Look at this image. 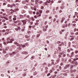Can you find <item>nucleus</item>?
<instances>
[{"label": "nucleus", "instance_id": "53", "mask_svg": "<svg viewBox=\"0 0 78 78\" xmlns=\"http://www.w3.org/2000/svg\"><path fill=\"white\" fill-rule=\"evenodd\" d=\"M48 27V26L47 25L46 26H45V28H46V29H47V28Z\"/></svg>", "mask_w": 78, "mask_h": 78}, {"label": "nucleus", "instance_id": "59", "mask_svg": "<svg viewBox=\"0 0 78 78\" xmlns=\"http://www.w3.org/2000/svg\"><path fill=\"white\" fill-rule=\"evenodd\" d=\"M37 66V64H36L34 66V67H36V66Z\"/></svg>", "mask_w": 78, "mask_h": 78}, {"label": "nucleus", "instance_id": "60", "mask_svg": "<svg viewBox=\"0 0 78 78\" xmlns=\"http://www.w3.org/2000/svg\"><path fill=\"white\" fill-rule=\"evenodd\" d=\"M70 25H71V24H70V23H69V24H68L69 27H70Z\"/></svg>", "mask_w": 78, "mask_h": 78}, {"label": "nucleus", "instance_id": "18", "mask_svg": "<svg viewBox=\"0 0 78 78\" xmlns=\"http://www.w3.org/2000/svg\"><path fill=\"white\" fill-rule=\"evenodd\" d=\"M10 40H11V39L9 37H8L7 39V41H10Z\"/></svg>", "mask_w": 78, "mask_h": 78}, {"label": "nucleus", "instance_id": "4", "mask_svg": "<svg viewBox=\"0 0 78 78\" xmlns=\"http://www.w3.org/2000/svg\"><path fill=\"white\" fill-rule=\"evenodd\" d=\"M16 53L15 52H13L12 53L10 54V56H14V55H16Z\"/></svg>", "mask_w": 78, "mask_h": 78}, {"label": "nucleus", "instance_id": "32", "mask_svg": "<svg viewBox=\"0 0 78 78\" xmlns=\"http://www.w3.org/2000/svg\"><path fill=\"white\" fill-rule=\"evenodd\" d=\"M37 17H38V16H37L36 15L34 16V18H35V19H37Z\"/></svg>", "mask_w": 78, "mask_h": 78}, {"label": "nucleus", "instance_id": "54", "mask_svg": "<svg viewBox=\"0 0 78 78\" xmlns=\"http://www.w3.org/2000/svg\"><path fill=\"white\" fill-rule=\"evenodd\" d=\"M0 47H1V48L2 47V44H0Z\"/></svg>", "mask_w": 78, "mask_h": 78}, {"label": "nucleus", "instance_id": "43", "mask_svg": "<svg viewBox=\"0 0 78 78\" xmlns=\"http://www.w3.org/2000/svg\"><path fill=\"white\" fill-rule=\"evenodd\" d=\"M37 73V72H35L34 73V75H36Z\"/></svg>", "mask_w": 78, "mask_h": 78}, {"label": "nucleus", "instance_id": "42", "mask_svg": "<svg viewBox=\"0 0 78 78\" xmlns=\"http://www.w3.org/2000/svg\"><path fill=\"white\" fill-rule=\"evenodd\" d=\"M50 73H49L48 74L47 76H50Z\"/></svg>", "mask_w": 78, "mask_h": 78}, {"label": "nucleus", "instance_id": "36", "mask_svg": "<svg viewBox=\"0 0 78 78\" xmlns=\"http://www.w3.org/2000/svg\"><path fill=\"white\" fill-rule=\"evenodd\" d=\"M44 8L43 6H42L41 7V9H44Z\"/></svg>", "mask_w": 78, "mask_h": 78}, {"label": "nucleus", "instance_id": "10", "mask_svg": "<svg viewBox=\"0 0 78 78\" xmlns=\"http://www.w3.org/2000/svg\"><path fill=\"white\" fill-rule=\"evenodd\" d=\"M31 9H32L33 10H36L37 9L36 8H34V7H31Z\"/></svg>", "mask_w": 78, "mask_h": 78}, {"label": "nucleus", "instance_id": "8", "mask_svg": "<svg viewBox=\"0 0 78 78\" xmlns=\"http://www.w3.org/2000/svg\"><path fill=\"white\" fill-rule=\"evenodd\" d=\"M14 41V38H12L11 39V41H9V43H12V41Z\"/></svg>", "mask_w": 78, "mask_h": 78}, {"label": "nucleus", "instance_id": "31", "mask_svg": "<svg viewBox=\"0 0 78 78\" xmlns=\"http://www.w3.org/2000/svg\"><path fill=\"white\" fill-rule=\"evenodd\" d=\"M6 5V4L5 3H3V6H5V5Z\"/></svg>", "mask_w": 78, "mask_h": 78}, {"label": "nucleus", "instance_id": "52", "mask_svg": "<svg viewBox=\"0 0 78 78\" xmlns=\"http://www.w3.org/2000/svg\"><path fill=\"white\" fill-rule=\"evenodd\" d=\"M56 21V18H54V20H53V22H55V21Z\"/></svg>", "mask_w": 78, "mask_h": 78}, {"label": "nucleus", "instance_id": "49", "mask_svg": "<svg viewBox=\"0 0 78 78\" xmlns=\"http://www.w3.org/2000/svg\"><path fill=\"white\" fill-rule=\"evenodd\" d=\"M2 22H5V20H2Z\"/></svg>", "mask_w": 78, "mask_h": 78}, {"label": "nucleus", "instance_id": "46", "mask_svg": "<svg viewBox=\"0 0 78 78\" xmlns=\"http://www.w3.org/2000/svg\"><path fill=\"white\" fill-rule=\"evenodd\" d=\"M35 24L36 25H39V23L37 22Z\"/></svg>", "mask_w": 78, "mask_h": 78}, {"label": "nucleus", "instance_id": "39", "mask_svg": "<svg viewBox=\"0 0 78 78\" xmlns=\"http://www.w3.org/2000/svg\"><path fill=\"white\" fill-rule=\"evenodd\" d=\"M37 37H39L40 36V34H38L37 36Z\"/></svg>", "mask_w": 78, "mask_h": 78}, {"label": "nucleus", "instance_id": "24", "mask_svg": "<svg viewBox=\"0 0 78 78\" xmlns=\"http://www.w3.org/2000/svg\"><path fill=\"white\" fill-rule=\"evenodd\" d=\"M38 2H39V0H35V2L36 3H38Z\"/></svg>", "mask_w": 78, "mask_h": 78}, {"label": "nucleus", "instance_id": "30", "mask_svg": "<svg viewBox=\"0 0 78 78\" xmlns=\"http://www.w3.org/2000/svg\"><path fill=\"white\" fill-rule=\"evenodd\" d=\"M21 28H20V27H18V30H20Z\"/></svg>", "mask_w": 78, "mask_h": 78}, {"label": "nucleus", "instance_id": "14", "mask_svg": "<svg viewBox=\"0 0 78 78\" xmlns=\"http://www.w3.org/2000/svg\"><path fill=\"white\" fill-rule=\"evenodd\" d=\"M59 46H61V45H64V42H62L61 43V44H59Z\"/></svg>", "mask_w": 78, "mask_h": 78}, {"label": "nucleus", "instance_id": "27", "mask_svg": "<svg viewBox=\"0 0 78 78\" xmlns=\"http://www.w3.org/2000/svg\"><path fill=\"white\" fill-rule=\"evenodd\" d=\"M31 19L32 21H34V17H32L31 18Z\"/></svg>", "mask_w": 78, "mask_h": 78}, {"label": "nucleus", "instance_id": "28", "mask_svg": "<svg viewBox=\"0 0 78 78\" xmlns=\"http://www.w3.org/2000/svg\"><path fill=\"white\" fill-rule=\"evenodd\" d=\"M24 54H25V55H27V54H28V52H24Z\"/></svg>", "mask_w": 78, "mask_h": 78}, {"label": "nucleus", "instance_id": "22", "mask_svg": "<svg viewBox=\"0 0 78 78\" xmlns=\"http://www.w3.org/2000/svg\"><path fill=\"white\" fill-rule=\"evenodd\" d=\"M47 30V28H45V29L44 28L43 29V30L44 31H45Z\"/></svg>", "mask_w": 78, "mask_h": 78}, {"label": "nucleus", "instance_id": "34", "mask_svg": "<svg viewBox=\"0 0 78 78\" xmlns=\"http://www.w3.org/2000/svg\"><path fill=\"white\" fill-rule=\"evenodd\" d=\"M59 69H60V70H61V69H62V68H61V66H59Z\"/></svg>", "mask_w": 78, "mask_h": 78}, {"label": "nucleus", "instance_id": "37", "mask_svg": "<svg viewBox=\"0 0 78 78\" xmlns=\"http://www.w3.org/2000/svg\"><path fill=\"white\" fill-rule=\"evenodd\" d=\"M16 18H13V20H16Z\"/></svg>", "mask_w": 78, "mask_h": 78}, {"label": "nucleus", "instance_id": "58", "mask_svg": "<svg viewBox=\"0 0 78 78\" xmlns=\"http://www.w3.org/2000/svg\"><path fill=\"white\" fill-rule=\"evenodd\" d=\"M46 13H48V12H49V10H46Z\"/></svg>", "mask_w": 78, "mask_h": 78}, {"label": "nucleus", "instance_id": "25", "mask_svg": "<svg viewBox=\"0 0 78 78\" xmlns=\"http://www.w3.org/2000/svg\"><path fill=\"white\" fill-rule=\"evenodd\" d=\"M34 56H33L31 57V59H34Z\"/></svg>", "mask_w": 78, "mask_h": 78}, {"label": "nucleus", "instance_id": "33", "mask_svg": "<svg viewBox=\"0 0 78 78\" xmlns=\"http://www.w3.org/2000/svg\"><path fill=\"white\" fill-rule=\"evenodd\" d=\"M9 56V55H8V54H7L5 55V57H6V58H8Z\"/></svg>", "mask_w": 78, "mask_h": 78}, {"label": "nucleus", "instance_id": "6", "mask_svg": "<svg viewBox=\"0 0 78 78\" xmlns=\"http://www.w3.org/2000/svg\"><path fill=\"white\" fill-rule=\"evenodd\" d=\"M25 37L26 38H27V40L30 41V36H28L27 35H26L25 36Z\"/></svg>", "mask_w": 78, "mask_h": 78}, {"label": "nucleus", "instance_id": "23", "mask_svg": "<svg viewBox=\"0 0 78 78\" xmlns=\"http://www.w3.org/2000/svg\"><path fill=\"white\" fill-rule=\"evenodd\" d=\"M52 65H53V64H54V60H52Z\"/></svg>", "mask_w": 78, "mask_h": 78}, {"label": "nucleus", "instance_id": "35", "mask_svg": "<svg viewBox=\"0 0 78 78\" xmlns=\"http://www.w3.org/2000/svg\"><path fill=\"white\" fill-rule=\"evenodd\" d=\"M51 64H49L48 65V67H50V66H51Z\"/></svg>", "mask_w": 78, "mask_h": 78}, {"label": "nucleus", "instance_id": "26", "mask_svg": "<svg viewBox=\"0 0 78 78\" xmlns=\"http://www.w3.org/2000/svg\"><path fill=\"white\" fill-rule=\"evenodd\" d=\"M73 56V55H71L70 56H69V57H70L71 59H73V58H72Z\"/></svg>", "mask_w": 78, "mask_h": 78}, {"label": "nucleus", "instance_id": "63", "mask_svg": "<svg viewBox=\"0 0 78 78\" xmlns=\"http://www.w3.org/2000/svg\"><path fill=\"white\" fill-rule=\"evenodd\" d=\"M5 31H5V30H2V32H3L4 33H5Z\"/></svg>", "mask_w": 78, "mask_h": 78}, {"label": "nucleus", "instance_id": "40", "mask_svg": "<svg viewBox=\"0 0 78 78\" xmlns=\"http://www.w3.org/2000/svg\"><path fill=\"white\" fill-rule=\"evenodd\" d=\"M75 47L76 48H78V45H75Z\"/></svg>", "mask_w": 78, "mask_h": 78}, {"label": "nucleus", "instance_id": "15", "mask_svg": "<svg viewBox=\"0 0 78 78\" xmlns=\"http://www.w3.org/2000/svg\"><path fill=\"white\" fill-rule=\"evenodd\" d=\"M76 31H78V29H76V28H75L74 29V31L75 32Z\"/></svg>", "mask_w": 78, "mask_h": 78}, {"label": "nucleus", "instance_id": "19", "mask_svg": "<svg viewBox=\"0 0 78 78\" xmlns=\"http://www.w3.org/2000/svg\"><path fill=\"white\" fill-rule=\"evenodd\" d=\"M71 55H72L73 56H74V52H73L71 53Z\"/></svg>", "mask_w": 78, "mask_h": 78}, {"label": "nucleus", "instance_id": "20", "mask_svg": "<svg viewBox=\"0 0 78 78\" xmlns=\"http://www.w3.org/2000/svg\"><path fill=\"white\" fill-rule=\"evenodd\" d=\"M20 1H21V0H16V2H20Z\"/></svg>", "mask_w": 78, "mask_h": 78}, {"label": "nucleus", "instance_id": "7", "mask_svg": "<svg viewBox=\"0 0 78 78\" xmlns=\"http://www.w3.org/2000/svg\"><path fill=\"white\" fill-rule=\"evenodd\" d=\"M22 44H21L20 45H19L17 47V49L18 50H21V48H20V46H22Z\"/></svg>", "mask_w": 78, "mask_h": 78}, {"label": "nucleus", "instance_id": "64", "mask_svg": "<svg viewBox=\"0 0 78 78\" xmlns=\"http://www.w3.org/2000/svg\"><path fill=\"white\" fill-rule=\"evenodd\" d=\"M73 65H71V66H70V68H73Z\"/></svg>", "mask_w": 78, "mask_h": 78}, {"label": "nucleus", "instance_id": "48", "mask_svg": "<svg viewBox=\"0 0 78 78\" xmlns=\"http://www.w3.org/2000/svg\"><path fill=\"white\" fill-rule=\"evenodd\" d=\"M39 11L40 13H41V14L42 13V10H39Z\"/></svg>", "mask_w": 78, "mask_h": 78}, {"label": "nucleus", "instance_id": "55", "mask_svg": "<svg viewBox=\"0 0 78 78\" xmlns=\"http://www.w3.org/2000/svg\"><path fill=\"white\" fill-rule=\"evenodd\" d=\"M44 66H47V63H44Z\"/></svg>", "mask_w": 78, "mask_h": 78}, {"label": "nucleus", "instance_id": "51", "mask_svg": "<svg viewBox=\"0 0 78 78\" xmlns=\"http://www.w3.org/2000/svg\"><path fill=\"white\" fill-rule=\"evenodd\" d=\"M65 27L67 28V27H68V25L66 24V25H65Z\"/></svg>", "mask_w": 78, "mask_h": 78}, {"label": "nucleus", "instance_id": "1", "mask_svg": "<svg viewBox=\"0 0 78 78\" xmlns=\"http://www.w3.org/2000/svg\"><path fill=\"white\" fill-rule=\"evenodd\" d=\"M15 4H13L12 5H11L10 4H8L7 5V7L8 8L10 7L11 8H12L13 7H15Z\"/></svg>", "mask_w": 78, "mask_h": 78}, {"label": "nucleus", "instance_id": "2", "mask_svg": "<svg viewBox=\"0 0 78 78\" xmlns=\"http://www.w3.org/2000/svg\"><path fill=\"white\" fill-rule=\"evenodd\" d=\"M69 37L70 38V40L71 41H73L75 39V36L74 35H71L69 36Z\"/></svg>", "mask_w": 78, "mask_h": 78}, {"label": "nucleus", "instance_id": "47", "mask_svg": "<svg viewBox=\"0 0 78 78\" xmlns=\"http://www.w3.org/2000/svg\"><path fill=\"white\" fill-rule=\"evenodd\" d=\"M22 13H25V10H23L22 11Z\"/></svg>", "mask_w": 78, "mask_h": 78}, {"label": "nucleus", "instance_id": "11", "mask_svg": "<svg viewBox=\"0 0 78 78\" xmlns=\"http://www.w3.org/2000/svg\"><path fill=\"white\" fill-rule=\"evenodd\" d=\"M8 43H9V41H7V43H6V42H4H4H3V44H4V45H5V44H6H6H8Z\"/></svg>", "mask_w": 78, "mask_h": 78}, {"label": "nucleus", "instance_id": "61", "mask_svg": "<svg viewBox=\"0 0 78 78\" xmlns=\"http://www.w3.org/2000/svg\"><path fill=\"white\" fill-rule=\"evenodd\" d=\"M63 65V63H60V66H62Z\"/></svg>", "mask_w": 78, "mask_h": 78}, {"label": "nucleus", "instance_id": "45", "mask_svg": "<svg viewBox=\"0 0 78 78\" xmlns=\"http://www.w3.org/2000/svg\"><path fill=\"white\" fill-rule=\"evenodd\" d=\"M62 28H66V26L65 25H63L62 26Z\"/></svg>", "mask_w": 78, "mask_h": 78}, {"label": "nucleus", "instance_id": "38", "mask_svg": "<svg viewBox=\"0 0 78 78\" xmlns=\"http://www.w3.org/2000/svg\"><path fill=\"white\" fill-rule=\"evenodd\" d=\"M67 51L69 53V52H70V50L68 49L67 50Z\"/></svg>", "mask_w": 78, "mask_h": 78}, {"label": "nucleus", "instance_id": "13", "mask_svg": "<svg viewBox=\"0 0 78 78\" xmlns=\"http://www.w3.org/2000/svg\"><path fill=\"white\" fill-rule=\"evenodd\" d=\"M28 23H30V25H32V24H33V22H28Z\"/></svg>", "mask_w": 78, "mask_h": 78}, {"label": "nucleus", "instance_id": "9", "mask_svg": "<svg viewBox=\"0 0 78 78\" xmlns=\"http://www.w3.org/2000/svg\"><path fill=\"white\" fill-rule=\"evenodd\" d=\"M21 22L23 23V24L24 25H25L26 24V22L25 20H21Z\"/></svg>", "mask_w": 78, "mask_h": 78}, {"label": "nucleus", "instance_id": "17", "mask_svg": "<svg viewBox=\"0 0 78 78\" xmlns=\"http://www.w3.org/2000/svg\"><path fill=\"white\" fill-rule=\"evenodd\" d=\"M26 76H27V74L25 73H24L23 75V77Z\"/></svg>", "mask_w": 78, "mask_h": 78}, {"label": "nucleus", "instance_id": "21", "mask_svg": "<svg viewBox=\"0 0 78 78\" xmlns=\"http://www.w3.org/2000/svg\"><path fill=\"white\" fill-rule=\"evenodd\" d=\"M24 8L25 9H28V6H25Z\"/></svg>", "mask_w": 78, "mask_h": 78}, {"label": "nucleus", "instance_id": "56", "mask_svg": "<svg viewBox=\"0 0 78 78\" xmlns=\"http://www.w3.org/2000/svg\"><path fill=\"white\" fill-rule=\"evenodd\" d=\"M22 31H25V29H23L21 30Z\"/></svg>", "mask_w": 78, "mask_h": 78}, {"label": "nucleus", "instance_id": "3", "mask_svg": "<svg viewBox=\"0 0 78 78\" xmlns=\"http://www.w3.org/2000/svg\"><path fill=\"white\" fill-rule=\"evenodd\" d=\"M23 37V35L22 34H19L18 36L19 39H22Z\"/></svg>", "mask_w": 78, "mask_h": 78}, {"label": "nucleus", "instance_id": "50", "mask_svg": "<svg viewBox=\"0 0 78 78\" xmlns=\"http://www.w3.org/2000/svg\"><path fill=\"white\" fill-rule=\"evenodd\" d=\"M14 23H17V21H15L14 22Z\"/></svg>", "mask_w": 78, "mask_h": 78}, {"label": "nucleus", "instance_id": "29", "mask_svg": "<svg viewBox=\"0 0 78 78\" xmlns=\"http://www.w3.org/2000/svg\"><path fill=\"white\" fill-rule=\"evenodd\" d=\"M25 45H26L27 47H28V45H29L27 43H26Z\"/></svg>", "mask_w": 78, "mask_h": 78}, {"label": "nucleus", "instance_id": "57", "mask_svg": "<svg viewBox=\"0 0 78 78\" xmlns=\"http://www.w3.org/2000/svg\"><path fill=\"white\" fill-rule=\"evenodd\" d=\"M22 47H23V48H24V47H25V45H23L22 46Z\"/></svg>", "mask_w": 78, "mask_h": 78}, {"label": "nucleus", "instance_id": "5", "mask_svg": "<svg viewBox=\"0 0 78 78\" xmlns=\"http://www.w3.org/2000/svg\"><path fill=\"white\" fill-rule=\"evenodd\" d=\"M71 63L73 64H75V65H78V62H75L73 61H72V62H71Z\"/></svg>", "mask_w": 78, "mask_h": 78}, {"label": "nucleus", "instance_id": "62", "mask_svg": "<svg viewBox=\"0 0 78 78\" xmlns=\"http://www.w3.org/2000/svg\"><path fill=\"white\" fill-rule=\"evenodd\" d=\"M60 43H61V41L57 42V44H60Z\"/></svg>", "mask_w": 78, "mask_h": 78}, {"label": "nucleus", "instance_id": "16", "mask_svg": "<svg viewBox=\"0 0 78 78\" xmlns=\"http://www.w3.org/2000/svg\"><path fill=\"white\" fill-rule=\"evenodd\" d=\"M43 2L42 1H40L38 2V3H40V4H42V3Z\"/></svg>", "mask_w": 78, "mask_h": 78}, {"label": "nucleus", "instance_id": "41", "mask_svg": "<svg viewBox=\"0 0 78 78\" xmlns=\"http://www.w3.org/2000/svg\"><path fill=\"white\" fill-rule=\"evenodd\" d=\"M75 53H76V54H77V53H78V51H76L75 52Z\"/></svg>", "mask_w": 78, "mask_h": 78}, {"label": "nucleus", "instance_id": "44", "mask_svg": "<svg viewBox=\"0 0 78 78\" xmlns=\"http://www.w3.org/2000/svg\"><path fill=\"white\" fill-rule=\"evenodd\" d=\"M66 67H67V68L69 67V65H66Z\"/></svg>", "mask_w": 78, "mask_h": 78}, {"label": "nucleus", "instance_id": "12", "mask_svg": "<svg viewBox=\"0 0 78 78\" xmlns=\"http://www.w3.org/2000/svg\"><path fill=\"white\" fill-rule=\"evenodd\" d=\"M14 44L16 45L17 46H19V44H18V43H17V42H15L14 43Z\"/></svg>", "mask_w": 78, "mask_h": 78}]
</instances>
